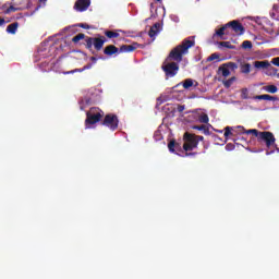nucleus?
Listing matches in <instances>:
<instances>
[{
    "label": "nucleus",
    "mask_w": 279,
    "mask_h": 279,
    "mask_svg": "<svg viewBox=\"0 0 279 279\" xmlns=\"http://www.w3.org/2000/svg\"><path fill=\"white\" fill-rule=\"evenodd\" d=\"M180 84H182V86H183V88H185V90H189V88H191L193 86L197 87V82L194 81L193 78H186L182 83H179L177 86H180Z\"/></svg>",
    "instance_id": "16"
},
{
    "label": "nucleus",
    "mask_w": 279,
    "mask_h": 279,
    "mask_svg": "<svg viewBox=\"0 0 279 279\" xmlns=\"http://www.w3.org/2000/svg\"><path fill=\"white\" fill-rule=\"evenodd\" d=\"M229 136H234V133L232 132V126L225 128V138L228 141Z\"/></svg>",
    "instance_id": "27"
},
{
    "label": "nucleus",
    "mask_w": 279,
    "mask_h": 279,
    "mask_svg": "<svg viewBox=\"0 0 279 279\" xmlns=\"http://www.w3.org/2000/svg\"><path fill=\"white\" fill-rule=\"evenodd\" d=\"M183 141L184 151H193V149H196L197 145H199V141H204V136L185 132L183 135Z\"/></svg>",
    "instance_id": "3"
},
{
    "label": "nucleus",
    "mask_w": 279,
    "mask_h": 279,
    "mask_svg": "<svg viewBox=\"0 0 279 279\" xmlns=\"http://www.w3.org/2000/svg\"><path fill=\"white\" fill-rule=\"evenodd\" d=\"M216 35L219 36V38H221L222 40H226L223 36L230 35V28L228 23L222 25L218 31H216Z\"/></svg>",
    "instance_id": "11"
},
{
    "label": "nucleus",
    "mask_w": 279,
    "mask_h": 279,
    "mask_svg": "<svg viewBox=\"0 0 279 279\" xmlns=\"http://www.w3.org/2000/svg\"><path fill=\"white\" fill-rule=\"evenodd\" d=\"M227 147H230V144H228Z\"/></svg>",
    "instance_id": "45"
},
{
    "label": "nucleus",
    "mask_w": 279,
    "mask_h": 279,
    "mask_svg": "<svg viewBox=\"0 0 279 279\" xmlns=\"http://www.w3.org/2000/svg\"><path fill=\"white\" fill-rule=\"evenodd\" d=\"M271 64H274L275 66H279V57H276L271 60Z\"/></svg>",
    "instance_id": "34"
},
{
    "label": "nucleus",
    "mask_w": 279,
    "mask_h": 279,
    "mask_svg": "<svg viewBox=\"0 0 279 279\" xmlns=\"http://www.w3.org/2000/svg\"><path fill=\"white\" fill-rule=\"evenodd\" d=\"M101 125H105V128H109V130L114 132V130L119 129V117L114 113H108L105 116Z\"/></svg>",
    "instance_id": "5"
},
{
    "label": "nucleus",
    "mask_w": 279,
    "mask_h": 279,
    "mask_svg": "<svg viewBox=\"0 0 279 279\" xmlns=\"http://www.w3.org/2000/svg\"><path fill=\"white\" fill-rule=\"evenodd\" d=\"M213 60H219V53H211L208 58V62H213Z\"/></svg>",
    "instance_id": "32"
},
{
    "label": "nucleus",
    "mask_w": 279,
    "mask_h": 279,
    "mask_svg": "<svg viewBox=\"0 0 279 279\" xmlns=\"http://www.w3.org/2000/svg\"><path fill=\"white\" fill-rule=\"evenodd\" d=\"M258 143H265L266 147H271L272 145H276V136H274V133L269 131H262L259 132V135H257Z\"/></svg>",
    "instance_id": "6"
},
{
    "label": "nucleus",
    "mask_w": 279,
    "mask_h": 279,
    "mask_svg": "<svg viewBox=\"0 0 279 279\" xmlns=\"http://www.w3.org/2000/svg\"><path fill=\"white\" fill-rule=\"evenodd\" d=\"M92 63H87L86 65L83 66L85 71H88L89 69H93L94 64H97V57H90Z\"/></svg>",
    "instance_id": "23"
},
{
    "label": "nucleus",
    "mask_w": 279,
    "mask_h": 279,
    "mask_svg": "<svg viewBox=\"0 0 279 279\" xmlns=\"http://www.w3.org/2000/svg\"><path fill=\"white\" fill-rule=\"evenodd\" d=\"M275 10H278V5L277 4L272 5V11L270 12L271 19H276V12H274Z\"/></svg>",
    "instance_id": "33"
},
{
    "label": "nucleus",
    "mask_w": 279,
    "mask_h": 279,
    "mask_svg": "<svg viewBox=\"0 0 279 279\" xmlns=\"http://www.w3.org/2000/svg\"><path fill=\"white\" fill-rule=\"evenodd\" d=\"M191 47H195V40L186 38L170 51L168 60H173L174 62H168L161 66L166 77H175L178 75V71H180L178 62H182V58L189 53Z\"/></svg>",
    "instance_id": "1"
},
{
    "label": "nucleus",
    "mask_w": 279,
    "mask_h": 279,
    "mask_svg": "<svg viewBox=\"0 0 279 279\" xmlns=\"http://www.w3.org/2000/svg\"><path fill=\"white\" fill-rule=\"evenodd\" d=\"M198 121H199V123H208L210 121V119L208 118V114L202 113L198 117Z\"/></svg>",
    "instance_id": "29"
},
{
    "label": "nucleus",
    "mask_w": 279,
    "mask_h": 279,
    "mask_svg": "<svg viewBox=\"0 0 279 279\" xmlns=\"http://www.w3.org/2000/svg\"><path fill=\"white\" fill-rule=\"evenodd\" d=\"M16 29H19V22L12 23L7 27L8 34H16Z\"/></svg>",
    "instance_id": "21"
},
{
    "label": "nucleus",
    "mask_w": 279,
    "mask_h": 279,
    "mask_svg": "<svg viewBox=\"0 0 279 279\" xmlns=\"http://www.w3.org/2000/svg\"><path fill=\"white\" fill-rule=\"evenodd\" d=\"M228 25L229 29H232V32H234V34H236L238 36H243L245 34V27L243 26V24H241V22L233 20L229 22Z\"/></svg>",
    "instance_id": "8"
},
{
    "label": "nucleus",
    "mask_w": 279,
    "mask_h": 279,
    "mask_svg": "<svg viewBox=\"0 0 279 279\" xmlns=\"http://www.w3.org/2000/svg\"><path fill=\"white\" fill-rule=\"evenodd\" d=\"M253 99H257L259 101H278V97L271 96L269 94H263L254 96Z\"/></svg>",
    "instance_id": "14"
},
{
    "label": "nucleus",
    "mask_w": 279,
    "mask_h": 279,
    "mask_svg": "<svg viewBox=\"0 0 279 279\" xmlns=\"http://www.w3.org/2000/svg\"><path fill=\"white\" fill-rule=\"evenodd\" d=\"M104 111L97 107H92L89 111L86 112L85 119V129H90V125H95V123H99L101 119H104Z\"/></svg>",
    "instance_id": "2"
},
{
    "label": "nucleus",
    "mask_w": 279,
    "mask_h": 279,
    "mask_svg": "<svg viewBox=\"0 0 279 279\" xmlns=\"http://www.w3.org/2000/svg\"><path fill=\"white\" fill-rule=\"evenodd\" d=\"M181 150H182V146L180 145V143H175L174 151H181Z\"/></svg>",
    "instance_id": "38"
},
{
    "label": "nucleus",
    "mask_w": 279,
    "mask_h": 279,
    "mask_svg": "<svg viewBox=\"0 0 279 279\" xmlns=\"http://www.w3.org/2000/svg\"><path fill=\"white\" fill-rule=\"evenodd\" d=\"M84 68L82 69H74V70H71V71H66V72H63V75H73V73H84Z\"/></svg>",
    "instance_id": "28"
},
{
    "label": "nucleus",
    "mask_w": 279,
    "mask_h": 279,
    "mask_svg": "<svg viewBox=\"0 0 279 279\" xmlns=\"http://www.w3.org/2000/svg\"><path fill=\"white\" fill-rule=\"evenodd\" d=\"M45 1H47V0H39L40 3H45Z\"/></svg>",
    "instance_id": "43"
},
{
    "label": "nucleus",
    "mask_w": 279,
    "mask_h": 279,
    "mask_svg": "<svg viewBox=\"0 0 279 279\" xmlns=\"http://www.w3.org/2000/svg\"><path fill=\"white\" fill-rule=\"evenodd\" d=\"M234 82H236V76H233L227 81L223 82V86L226 88H230V86H232V84H234Z\"/></svg>",
    "instance_id": "26"
},
{
    "label": "nucleus",
    "mask_w": 279,
    "mask_h": 279,
    "mask_svg": "<svg viewBox=\"0 0 279 279\" xmlns=\"http://www.w3.org/2000/svg\"><path fill=\"white\" fill-rule=\"evenodd\" d=\"M78 27H82L83 29H90V25L84 23L78 24Z\"/></svg>",
    "instance_id": "37"
},
{
    "label": "nucleus",
    "mask_w": 279,
    "mask_h": 279,
    "mask_svg": "<svg viewBox=\"0 0 279 279\" xmlns=\"http://www.w3.org/2000/svg\"><path fill=\"white\" fill-rule=\"evenodd\" d=\"M242 49H252L253 45L250 40H244L241 45Z\"/></svg>",
    "instance_id": "31"
},
{
    "label": "nucleus",
    "mask_w": 279,
    "mask_h": 279,
    "mask_svg": "<svg viewBox=\"0 0 279 279\" xmlns=\"http://www.w3.org/2000/svg\"><path fill=\"white\" fill-rule=\"evenodd\" d=\"M240 71L241 73H243L244 75H250V73H252V64L250 63H243L240 65Z\"/></svg>",
    "instance_id": "19"
},
{
    "label": "nucleus",
    "mask_w": 279,
    "mask_h": 279,
    "mask_svg": "<svg viewBox=\"0 0 279 279\" xmlns=\"http://www.w3.org/2000/svg\"><path fill=\"white\" fill-rule=\"evenodd\" d=\"M168 149L171 154H175V140H171L168 144Z\"/></svg>",
    "instance_id": "30"
},
{
    "label": "nucleus",
    "mask_w": 279,
    "mask_h": 279,
    "mask_svg": "<svg viewBox=\"0 0 279 279\" xmlns=\"http://www.w3.org/2000/svg\"><path fill=\"white\" fill-rule=\"evenodd\" d=\"M238 130L240 132V134H252L253 136H255V138H258L260 131L256 130V129H250V130H245L244 126H238Z\"/></svg>",
    "instance_id": "13"
},
{
    "label": "nucleus",
    "mask_w": 279,
    "mask_h": 279,
    "mask_svg": "<svg viewBox=\"0 0 279 279\" xmlns=\"http://www.w3.org/2000/svg\"><path fill=\"white\" fill-rule=\"evenodd\" d=\"M105 36H107V38H119V33L114 31H106Z\"/></svg>",
    "instance_id": "24"
},
{
    "label": "nucleus",
    "mask_w": 279,
    "mask_h": 279,
    "mask_svg": "<svg viewBox=\"0 0 279 279\" xmlns=\"http://www.w3.org/2000/svg\"><path fill=\"white\" fill-rule=\"evenodd\" d=\"M10 12H16V8H14V7H9L8 9H7V11H5V14H10Z\"/></svg>",
    "instance_id": "36"
},
{
    "label": "nucleus",
    "mask_w": 279,
    "mask_h": 279,
    "mask_svg": "<svg viewBox=\"0 0 279 279\" xmlns=\"http://www.w3.org/2000/svg\"><path fill=\"white\" fill-rule=\"evenodd\" d=\"M217 132H219V134H222V133H223V131H219V130H217Z\"/></svg>",
    "instance_id": "44"
},
{
    "label": "nucleus",
    "mask_w": 279,
    "mask_h": 279,
    "mask_svg": "<svg viewBox=\"0 0 279 279\" xmlns=\"http://www.w3.org/2000/svg\"><path fill=\"white\" fill-rule=\"evenodd\" d=\"M84 38H86V35L84 33H80L72 38V43H80V40H84Z\"/></svg>",
    "instance_id": "25"
},
{
    "label": "nucleus",
    "mask_w": 279,
    "mask_h": 279,
    "mask_svg": "<svg viewBox=\"0 0 279 279\" xmlns=\"http://www.w3.org/2000/svg\"><path fill=\"white\" fill-rule=\"evenodd\" d=\"M156 1H160V0H156Z\"/></svg>",
    "instance_id": "47"
},
{
    "label": "nucleus",
    "mask_w": 279,
    "mask_h": 279,
    "mask_svg": "<svg viewBox=\"0 0 279 279\" xmlns=\"http://www.w3.org/2000/svg\"><path fill=\"white\" fill-rule=\"evenodd\" d=\"M38 10H40V4L36 7L35 12H38Z\"/></svg>",
    "instance_id": "42"
},
{
    "label": "nucleus",
    "mask_w": 279,
    "mask_h": 279,
    "mask_svg": "<svg viewBox=\"0 0 279 279\" xmlns=\"http://www.w3.org/2000/svg\"><path fill=\"white\" fill-rule=\"evenodd\" d=\"M108 43L106 36L98 35L97 37H86L85 38V47L88 51H93V47L96 51H101L104 49V45Z\"/></svg>",
    "instance_id": "4"
},
{
    "label": "nucleus",
    "mask_w": 279,
    "mask_h": 279,
    "mask_svg": "<svg viewBox=\"0 0 279 279\" xmlns=\"http://www.w3.org/2000/svg\"><path fill=\"white\" fill-rule=\"evenodd\" d=\"M242 99H247V88H243L242 89V95H241Z\"/></svg>",
    "instance_id": "35"
},
{
    "label": "nucleus",
    "mask_w": 279,
    "mask_h": 279,
    "mask_svg": "<svg viewBox=\"0 0 279 279\" xmlns=\"http://www.w3.org/2000/svg\"><path fill=\"white\" fill-rule=\"evenodd\" d=\"M5 24V20L3 17H0V25H4Z\"/></svg>",
    "instance_id": "40"
},
{
    "label": "nucleus",
    "mask_w": 279,
    "mask_h": 279,
    "mask_svg": "<svg viewBox=\"0 0 279 279\" xmlns=\"http://www.w3.org/2000/svg\"><path fill=\"white\" fill-rule=\"evenodd\" d=\"M239 69V64L230 61L227 63H222L218 68V73H221L222 77H230V71H236Z\"/></svg>",
    "instance_id": "7"
},
{
    "label": "nucleus",
    "mask_w": 279,
    "mask_h": 279,
    "mask_svg": "<svg viewBox=\"0 0 279 279\" xmlns=\"http://www.w3.org/2000/svg\"><path fill=\"white\" fill-rule=\"evenodd\" d=\"M105 56H116L117 53H121V49H118L114 45H109L104 49Z\"/></svg>",
    "instance_id": "12"
},
{
    "label": "nucleus",
    "mask_w": 279,
    "mask_h": 279,
    "mask_svg": "<svg viewBox=\"0 0 279 279\" xmlns=\"http://www.w3.org/2000/svg\"><path fill=\"white\" fill-rule=\"evenodd\" d=\"M253 65L255 66V69H269V66H271V63H269V61L265 60V61H255L253 63Z\"/></svg>",
    "instance_id": "18"
},
{
    "label": "nucleus",
    "mask_w": 279,
    "mask_h": 279,
    "mask_svg": "<svg viewBox=\"0 0 279 279\" xmlns=\"http://www.w3.org/2000/svg\"><path fill=\"white\" fill-rule=\"evenodd\" d=\"M263 90H265L266 93H270V95H276V93H278V86L276 85L264 86Z\"/></svg>",
    "instance_id": "20"
},
{
    "label": "nucleus",
    "mask_w": 279,
    "mask_h": 279,
    "mask_svg": "<svg viewBox=\"0 0 279 279\" xmlns=\"http://www.w3.org/2000/svg\"><path fill=\"white\" fill-rule=\"evenodd\" d=\"M219 47H225L226 49H236V46L232 45L230 41H219Z\"/></svg>",
    "instance_id": "22"
},
{
    "label": "nucleus",
    "mask_w": 279,
    "mask_h": 279,
    "mask_svg": "<svg viewBox=\"0 0 279 279\" xmlns=\"http://www.w3.org/2000/svg\"><path fill=\"white\" fill-rule=\"evenodd\" d=\"M192 130H198L199 132H203V134H205V136H210V129L206 125H193Z\"/></svg>",
    "instance_id": "17"
},
{
    "label": "nucleus",
    "mask_w": 279,
    "mask_h": 279,
    "mask_svg": "<svg viewBox=\"0 0 279 279\" xmlns=\"http://www.w3.org/2000/svg\"><path fill=\"white\" fill-rule=\"evenodd\" d=\"M184 109H185L184 105H179L177 108L178 112H184Z\"/></svg>",
    "instance_id": "39"
},
{
    "label": "nucleus",
    "mask_w": 279,
    "mask_h": 279,
    "mask_svg": "<svg viewBox=\"0 0 279 279\" xmlns=\"http://www.w3.org/2000/svg\"><path fill=\"white\" fill-rule=\"evenodd\" d=\"M158 34H160V23H155V24L150 27V29H149V32H148V36H149L150 38H156V36H158Z\"/></svg>",
    "instance_id": "15"
},
{
    "label": "nucleus",
    "mask_w": 279,
    "mask_h": 279,
    "mask_svg": "<svg viewBox=\"0 0 279 279\" xmlns=\"http://www.w3.org/2000/svg\"><path fill=\"white\" fill-rule=\"evenodd\" d=\"M196 153H186L185 156H195Z\"/></svg>",
    "instance_id": "41"
},
{
    "label": "nucleus",
    "mask_w": 279,
    "mask_h": 279,
    "mask_svg": "<svg viewBox=\"0 0 279 279\" xmlns=\"http://www.w3.org/2000/svg\"><path fill=\"white\" fill-rule=\"evenodd\" d=\"M138 49V45L136 43L132 45H122L120 47V53H132V51H136Z\"/></svg>",
    "instance_id": "10"
},
{
    "label": "nucleus",
    "mask_w": 279,
    "mask_h": 279,
    "mask_svg": "<svg viewBox=\"0 0 279 279\" xmlns=\"http://www.w3.org/2000/svg\"><path fill=\"white\" fill-rule=\"evenodd\" d=\"M277 77H279V73L277 74Z\"/></svg>",
    "instance_id": "46"
},
{
    "label": "nucleus",
    "mask_w": 279,
    "mask_h": 279,
    "mask_svg": "<svg viewBox=\"0 0 279 279\" xmlns=\"http://www.w3.org/2000/svg\"><path fill=\"white\" fill-rule=\"evenodd\" d=\"M90 8V0H76L74 3V10L76 12H86Z\"/></svg>",
    "instance_id": "9"
}]
</instances>
